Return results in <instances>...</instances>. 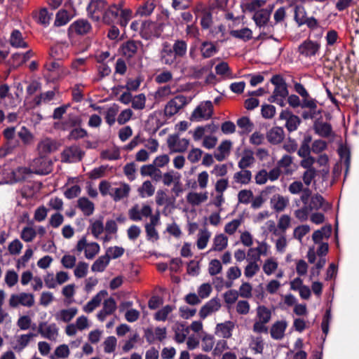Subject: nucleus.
Listing matches in <instances>:
<instances>
[{
	"instance_id": "603ef678",
	"label": "nucleus",
	"mask_w": 359,
	"mask_h": 359,
	"mask_svg": "<svg viewBox=\"0 0 359 359\" xmlns=\"http://www.w3.org/2000/svg\"><path fill=\"white\" fill-rule=\"evenodd\" d=\"M18 302L22 306H32L34 304V295L25 292L20 293L18 295Z\"/></svg>"
},
{
	"instance_id": "1a4fd4ad",
	"label": "nucleus",
	"mask_w": 359,
	"mask_h": 359,
	"mask_svg": "<svg viewBox=\"0 0 359 359\" xmlns=\"http://www.w3.org/2000/svg\"><path fill=\"white\" fill-rule=\"evenodd\" d=\"M21 102V97L17 91H0V104L6 108L16 107Z\"/></svg>"
},
{
	"instance_id": "4c0bfd02",
	"label": "nucleus",
	"mask_w": 359,
	"mask_h": 359,
	"mask_svg": "<svg viewBox=\"0 0 359 359\" xmlns=\"http://www.w3.org/2000/svg\"><path fill=\"white\" fill-rule=\"evenodd\" d=\"M238 126L242 130V133H249L253 128L254 124L247 116H243L237 120Z\"/></svg>"
},
{
	"instance_id": "72a5a7b5",
	"label": "nucleus",
	"mask_w": 359,
	"mask_h": 359,
	"mask_svg": "<svg viewBox=\"0 0 359 359\" xmlns=\"http://www.w3.org/2000/svg\"><path fill=\"white\" fill-rule=\"evenodd\" d=\"M201 52L204 58H208L216 53L217 50L212 43L204 41L201 44Z\"/></svg>"
},
{
	"instance_id": "dca6fc26",
	"label": "nucleus",
	"mask_w": 359,
	"mask_h": 359,
	"mask_svg": "<svg viewBox=\"0 0 359 359\" xmlns=\"http://www.w3.org/2000/svg\"><path fill=\"white\" fill-rule=\"evenodd\" d=\"M287 325V322L285 320L276 321L271 327V337L274 339H281L284 337Z\"/></svg>"
},
{
	"instance_id": "5fc2aeb1",
	"label": "nucleus",
	"mask_w": 359,
	"mask_h": 359,
	"mask_svg": "<svg viewBox=\"0 0 359 359\" xmlns=\"http://www.w3.org/2000/svg\"><path fill=\"white\" fill-rule=\"evenodd\" d=\"M18 136L25 144H29L33 140L32 134L25 126L20 128V130L18 133Z\"/></svg>"
},
{
	"instance_id": "39448f33",
	"label": "nucleus",
	"mask_w": 359,
	"mask_h": 359,
	"mask_svg": "<svg viewBox=\"0 0 359 359\" xmlns=\"http://www.w3.org/2000/svg\"><path fill=\"white\" fill-rule=\"evenodd\" d=\"M107 6V2L105 0H90L87 7L90 18L95 22L100 21Z\"/></svg>"
},
{
	"instance_id": "e433bc0d",
	"label": "nucleus",
	"mask_w": 359,
	"mask_h": 359,
	"mask_svg": "<svg viewBox=\"0 0 359 359\" xmlns=\"http://www.w3.org/2000/svg\"><path fill=\"white\" fill-rule=\"evenodd\" d=\"M55 96V91H46L41 93L40 95L36 96L33 102L35 106H39L41 103H47L52 100Z\"/></svg>"
},
{
	"instance_id": "f3484780",
	"label": "nucleus",
	"mask_w": 359,
	"mask_h": 359,
	"mask_svg": "<svg viewBox=\"0 0 359 359\" xmlns=\"http://www.w3.org/2000/svg\"><path fill=\"white\" fill-rule=\"evenodd\" d=\"M130 191L129 184L123 183L120 187L111 189V194L110 196L113 198L114 201H119L123 198L128 196Z\"/></svg>"
},
{
	"instance_id": "49530a36",
	"label": "nucleus",
	"mask_w": 359,
	"mask_h": 359,
	"mask_svg": "<svg viewBox=\"0 0 359 359\" xmlns=\"http://www.w3.org/2000/svg\"><path fill=\"white\" fill-rule=\"evenodd\" d=\"M230 34L233 37L243 39L244 41L249 40L252 38V31L248 28H243L239 30H231Z\"/></svg>"
},
{
	"instance_id": "4be33fe9",
	"label": "nucleus",
	"mask_w": 359,
	"mask_h": 359,
	"mask_svg": "<svg viewBox=\"0 0 359 359\" xmlns=\"http://www.w3.org/2000/svg\"><path fill=\"white\" fill-rule=\"evenodd\" d=\"M62 61L60 60H55L46 62L45 67L50 72L48 76V79L54 80L56 76H58L62 72L60 67H62Z\"/></svg>"
},
{
	"instance_id": "473e14b6",
	"label": "nucleus",
	"mask_w": 359,
	"mask_h": 359,
	"mask_svg": "<svg viewBox=\"0 0 359 359\" xmlns=\"http://www.w3.org/2000/svg\"><path fill=\"white\" fill-rule=\"evenodd\" d=\"M172 50L175 57H184L187 50V43L183 40H177L172 46Z\"/></svg>"
},
{
	"instance_id": "bf43d9fd",
	"label": "nucleus",
	"mask_w": 359,
	"mask_h": 359,
	"mask_svg": "<svg viewBox=\"0 0 359 359\" xmlns=\"http://www.w3.org/2000/svg\"><path fill=\"white\" fill-rule=\"evenodd\" d=\"M88 135L87 131L81 128H76L72 129L69 135L68 139L69 140H76L81 138H83L84 137Z\"/></svg>"
},
{
	"instance_id": "f8f14e48",
	"label": "nucleus",
	"mask_w": 359,
	"mask_h": 359,
	"mask_svg": "<svg viewBox=\"0 0 359 359\" xmlns=\"http://www.w3.org/2000/svg\"><path fill=\"white\" fill-rule=\"evenodd\" d=\"M307 207L310 211L322 209L325 212L329 210L332 208L331 205L326 202L324 198L319 194H316L311 196L310 203Z\"/></svg>"
},
{
	"instance_id": "b1692460",
	"label": "nucleus",
	"mask_w": 359,
	"mask_h": 359,
	"mask_svg": "<svg viewBox=\"0 0 359 359\" xmlns=\"http://www.w3.org/2000/svg\"><path fill=\"white\" fill-rule=\"evenodd\" d=\"M78 208L83 212L85 216L93 215L95 205L88 198L82 197L78 200Z\"/></svg>"
},
{
	"instance_id": "c9c22d12",
	"label": "nucleus",
	"mask_w": 359,
	"mask_h": 359,
	"mask_svg": "<svg viewBox=\"0 0 359 359\" xmlns=\"http://www.w3.org/2000/svg\"><path fill=\"white\" fill-rule=\"evenodd\" d=\"M294 18L298 26L304 25V21L306 18V12L304 7L302 5L294 6Z\"/></svg>"
},
{
	"instance_id": "e2e57ef3",
	"label": "nucleus",
	"mask_w": 359,
	"mask_h": 359,
	"mask_svg": "<svg viewBox=\"0 0 359 359\" xmlns=\"http://www.w3.org/2000/svg\"><path fill=\"white\" fill-rule=\"evenodd\" d=\"M116 338L114 336L108 337L105 341H104V352L105 353H112L114 351L116 346Z\"/></svg>"
},
{
	"instance_id": "20e7f679",
	"label": "nucleus",
	"mask_w": 359,
	"mask_h": 359,
	"mask_svg": "<svg viewBox=\"0 0 359 359\" xmlns=\"http://www.w3.org/2000/svg\"><path fill=\"white\" fill-rule=\"evenodd\" d=\"M92 29V26L87 20L79 19L70 25L67 29L69 39L74 36H83L88 34Z\"/></svg>"
},
{
	"instance_id": "4d7b16f0",
	"label": "nucleus",
	"mask_w": 359,
	"mask_h": 359,
	"mask_svg": "<svg viewBox=\"0 0 359 359\" xmlns=\"http://www.w3.org/2000/svg\"><path fill=\"white\" fill-rule=\"evenodd\" d=\"M146 97L144 94L141 93L133 97L132 107L135 109H143L145 107Z\"/></svg>"
},
{
	"instance_id": "774afa93",
	"label": "nucleus",
	"mask_w": 359,
	"mask_h": 359,
	"mask_svg": "<svg viewBox=\"0 0 359 359\" xmlns=\"http://www.w3.org/2000/svg\"><path fill=\"white\" fill-rule=\"evenodd\" d=\"M20 193L23 198L31 199L34 197L35 194L34 188L31 185H24L21 188Z\"/></svg>"
},
{
	"instance_id": "a18cd8bd",
	"label": "nucleus",
	"mask_w": 359,
	"mask_h": 359,
	"mask_svg": "<svg viewBox=\"0 0 359 359\" xmlns=\"http://www.w3.org/2000/svg\"><path fill=\"white\" fill-rule=\"evenodd\" d=\"M207 199L205 194L190 192L187 196V201L193 205H198Z\"/></svg>"
},
{
	"instance_id": "f03ea898",
	"label": "nucleus",
	"mask_w": 359,
	"mask_h": 359,
	"mask_svg": "<svg viewBox=\"0 0 359 359\" xmlns=\"http://www.w3.org/2000/svg\"><path fill=\"white\" fill-rule=\"evenodd\" d=\"M320 47L319 42L306 39L298 46L297 52L299 56L311 59L319 54Z\"/></svg>"
},
{
	"instance_id": "9d476101",
	"label": "nucleus",
	"mask_w": 359,
	"mask_h": 359,
	"mask_svg": "<svg viewBox=\"0 0 359 359\" xmlns=\"http://www.w3.org/2000/svg\"><path fill=\"white\" fill-rule=\"evenodd\" d=\"M33 173L37 175H46L51 172L52 163L43 157H39L33 161Z\"/></svg>"
},
{
	"instance_id": "6e6d98bb",
	"label": "nucleus",
	"mask_w": 359,
	"mask_h": 359,
	"mask_svg": "<svg viewBox=\"0 0 359 359\" xmlns=\"http://www.w3.org/2000/svg\"><path fill=\"white\" fill-rule=\"evenodd\" d=\"M155 7L154 0H149L138 9L137 12L141 15H149L153 12Z\"/></svg>"
},
{
	"instance_id": "0eeeda50",
	"label": "nucleus",
	"mask_w": 359,
	"mask_h": 359,
	"mask_svg": "<svg viewBox=\"0 0 359 359\" xmlns=\"http://www.w3.org/2000/svg\"><path fill=\"white\" fill-rule=\"evenodd\" d=\"M161 34L160 25L150 20L143 21L141 23L140 36L144 39H150L151 37H159Z\"/></svg>"
},
{
	"instance_id": "412c9836",
	"label": "nucleus",
	"mask_w": 359,
	"mask_h": 359,
	"mask_svg": "<svg viewBox=\"0 0 359 359\" xmlns=\"http://www.w3.org/2000/svg\"><path fill=\"white\" fill-rule=\"evenodd\" d=\"M271 15V11L266 9H261L255 13L253 20L259 27L267 25Z\"/></svg>"
},
{
	"instance_id": "9b49d317",
	"label": "nucleus",
	"mask_w": 359,
	"mask_h": 359,
	"mask_svg": "<svg viewBox=\"0 0 359 359\" xmlns=\"http://www.w3.org/2000/svg\"><path fill=\"white\" fill-rule=\"evenodd\" d=\"M46 325V322H41L39 324L38 332L46 339L55 340L58 334V327L55 323H51L48 326Z\"/></svg>"
},
{
	"instance_id": "423d86ee",
	"label": "nucleus",
	"mask_w": 359,
	"mask_h": 359,
	"mask_svg": "<svg viewBox=\"0 0 359 359\" xmlns=\"http://www.w3.org/2000/svg\"><path fill=\"white\" fill-rule=\"evenodd\" d=\"M85 152L77 145H72L63 150L61 154L62 161L65 163H76L82 160Z\"/></svg>"
},
{
	"instance_id": "338daca9",
	"label": "nucleus",
	"mask_w": 359,
	"mask_h": 359,
	"mask_svg": "<svg viewBox=\"0 0 359 359\" xmlns=\"http://www.w3.org/2000/svg\"><path fill=\"white\" fill-rule=\"evenodd\" d=\"M22 247V243L16 238L8 245V250L11 255H18L21 252Z\"/></svg>"
},
{
	"instance_id": "4468645a",
	"label": "nucleus",
	"mask_w": 359,
	"mask_h": 359,
	"mask_svg": "<svg viewBox=\"0 0 359 359\" xmlns=\"http://www.w3.org/2000/svg\"><path fill=\"white\" fill-rule=\"evenodd\" d=\"M120 16L118 6L115 4L111 5L105 10L102 16V21L104 24L111 25L116 22Z\"/></svg>"
},
{
	"instance_id": "f257e3e1",
	"label": "nucleus",
	"mask_w": 359,
	"mask_h": 359,
	"mask_svg": "<svg viewBox=\"0 0 359 359\" xmlns=\"http://www.w3.org/2000/svg\"><path fill=\"white\" fill-rule=\"evenodd\" d=\"M222 13L221 16L224 13V0H212L209 5V9H202V18L201 25L203 29H208L210 27L212 20V15Z\"/></svg>"
},
{
	"instance_id": "ddd939ff",
	"label": "nucleus",
	"mask_w": 359,
	"mask_h": 359,
	"mask_svg": "<svg viewBox=\"0 0 359 359\" xmlns=\"http://www.w3.org/2000/svg\"><path fill=\"white\" fill-rule=\"evenodd\" d=\"M279 117L286 121L285 127L290 132L295 130L301 123L300 118L289 110H283Z\"/></svg>"
},
{
	"instance_id": "c03bdc74",
	"label": "nucleus",
	"mask_w": 359,
	"mask_h": 359,
	"mask_svg": "<svg viewBox=\"0 0 359 359\" xmlns=\"http://www.w3.org/2000/svg\"><path fill=\"white\" fill-rule=\"evenodd\" d=\"M36 236V231L31 226H25L20 234V238L27 243L32 242Z\"/></svg>"
},
{
	"instance_id": "37998d69",
	"label": "nucleus",
	"mask_w": 359,
	"mask_h": 359,
	"mask_svg": "<svg viewBox=\"0 0 359 359\" xmlns=\"http://www.w3.org/2000/svg\"><path fill=\"white\" fill-rule=\"evenodd\" d=\"M91 223V233L95 238H98L99 236L104 231V227L102 222V218L93 221L90 219Z\"/></svg>"
},
{
	"instance_id": "09e8293b",
	"label": "nucleus",
	"mask_w": 359,
	"mask_h": 359,
	"mask_svg": "<svg viewBox=\"0 0 359 359\" xmlns=\"http://www.w3.org/2000/svg\"><path fill=\"white\" fill-rule=\"evenodd\" d=\"M100 251V245L95 242L88 243L85 250V257L88 259H92Z\"/></svg>"
},
{
	"instance_id": "a19ab883",
	"label": "nucleus",
	"mask_w": 359,
	"mask_h": 359,
	"mask_svg": "<svg viewBox=\"0 0 359 359\" xmlns=\"http://www.w3.org/2000/svg\"><path fill=\"white\" fill-rule=\"evenodd\" d=\"M77 309L76 308H70L69 309H62L60 311V318L56 316V319H60L63 322L68 323L76 315Z\"/></svg>"
},
{
	"instance_id": "0e129e2a",
	"label": "nucleus",
	"mask_w": 359,
	"mask_h": 359,
	"mask_svg": "<svg viewBox=\"0 0 359 359\" xmlns=\"http://www.w3.org/2000/svg\"><path fill=\"white\" fill-rule=\"evenodd\" d=\"M125 252L122 247L114 246L109 248L106 251V255H110L111 259H117L121 257Z\"/></svg>"
},
{
	"instance_id": "2f4dec72",
	"label": "nucleus",
	"mask_w": 359,
	"mask_h": 359,
	"mask_svg": "<svg viewBox=\"0 0 359 359\" xmlns=\"http://www.w3.org/2000/svg\"><path fill=\"white\" fill-rule=\"evenodd\" d=\"M137 191L141 198L150 197L154 195L155 188L149 180H147L138 188Z\"/></svg>"
},
{
	"instance_id": "69168bd1",
	"label": "nucleus",
	"mask_w": 359,
	"mask_h": 359,
	"mask_svg": "<svg viewBox=\"0 0 359 359\" xmlns=\"http://www.w3.org/2000/svg\"><path fill=\"white\" fill-rule=\"evenodd\" d=\"M253 197V193L251 190L243 189L238 192V201L241 203L248 204Z\"/></svg>"
},
{
	"instance_id": "3c124183",
	"label": "nucleus",
	"mask_w": 359,
	"mask_h": 359,
	"mask_svg": "<svg viewBox=\"0 0 359 359\" xmlns=\"http://www.w3.org/2000/svg\"><path fill=\"white\" fill-rule=\"evenodd\" d=\"M252 174L250 170L243 169L235 174L234 178L242 184H248L251 180Z\"/></svg>"
},
{
	"instance_id": "6e6552de",
	"label": "nucleus",
	"mask_w": 359,
	"mask_h": 359,
	"mask_svg": "<svg viewBox=\"0 0 359 359\" xmlns=\"http://www.w3.org/2000/svg\"><path fill=\"white\" fill-rule=\"evenodd\" d=\"M212 104L210 101H206L199 104L193 111L191 119L198 121L201 118L208 119L212 114Z\"/></svg>"
},
{
	"instance_id": "393cba45",
	"label": "nucleus",
	"mask_w": 359,
	"mask_h": 359,
	"mask_svg": "<svg viewBox=\"0 0 359 359\" xmlns=\"http://www.w3.org/2000/svg\"><path fill=\"white\" fill-rule=\"evenodd\" d=\"M332 233V226L330 224L323 226L320 229L316 230L312 235V239L315 243H320L323 238H329Z\"/></svg>"
},
{
	"instance_id": "2eb2a0df",
	"label": "nucleus",
	"mask_w": 359,
	"mask_h": 359,
	"mask_svg": "<svg viewBox=\"0 0 359 359\" xmlns=\"http://www.w3.org/2000/svg\"><path fill=\"white\" fill-rule=\"evenodd\" d=\"M271 82L275 86V90H287V88H292L288 76L283 77L280 74H276L271 79Z\"/></svg>"
},
{
	"instance_id": "c85d7f7f",
	"label": "nucleus",
	"mask_w": 359,
	"mask_h": 359,
	"mask_svg": "<svg viewBox=\"0 0 359 359\" xmlns=\"http://www.w3.org/2000/svg\"><path fill=\"white\" fill-rule=\"evenodd\" d=\"M123 55L130 59L133 57L137 51V42L133 40H129L121 46Z\"/></svg>"
},
{
	"instance_id": "8fccbe9b",
	"label": "nucleus",
	"mask_w": 359,
	"mask_h": 359,
	"mask_svg": "<svg viewBox=\"0 0 359 359\" xmlns=\"http://www.w3.org/2000/svg\"><path fill=\"white\" fill-rule=\"evenodd\" d=\"M172 309L173 308L170 305L165 306L155 313L154 319L158 321H165Z\"/></svg>"
},
{
	"instance_id": "6ab92c4d",
	"label": "nucleus",
	"mask_w": 359,
	"mask_h": 359,
	"mask_svg": "<svg viewBox=\"0 0 359 359\" xmlns=\"http://www.w3.org/2000/svg\"><path fill=\"white\" fill-rule=\"evenodd\" d=\"M9 42L10 44L14 48H25L28 47V43L24 41L22 33L18 29H14L12 31Z\"/></svg>"
},
{
	"instance_id": "5701e85b",
	"label": "nucleus",
	"mask_w": 359,
	"mask_h": 359,
	"mask_svg": "<svg viewBox=\"0 0 359 359\" xmlns=\"http://www.w3.org/2000/svg\"><path fill=\"white\" fill-rule=\"evenodd\" d=\"M38 148L40 153L47 154L57 150V145L55 140L50 138H46L39 142Z\"/></svg>"
},
{
	"instance_id": "7c9ffc66",
	"label": "nucleus",
	"mask_w": 359,
	"mask_h": 359,
	"mask_svg": "<svg viewBox=\"0 0 359 359\" xmlns=\"http://www.w3.org/2000/svg\"><path fill=\"white\" fill-rule=\"evenodd\" d=\"M32 173H33L32 170L27 167H18L12 172L13 180L16 182L25 180L27 176Z\"/></svg>"
},
{
	"instance_id": "ea45409f",
	"label": "nucleus",
	"mask_w": 359,
	"mask_h": 359,
	"mask_svg": "<svg viewBox=\"0 0 359 359\" xmlns=\"http://www.w3.org/2000/svg\"><path fill=\"white\" fill-rule=\"evenodd\" d=\"M71 18L66 10H60L55 17L54 25L57 27L63 26L67 24Z\"/></svg>"
},
{
	"instance_id": "680f3d73",
	"label": "nucleus",
	"mask_w": 359,
	"mask_h": 359,
	"mask_svg": "<svg viewBox=\"0 0 359 359\" xmlns=\"http://www.w3.org/2000/svg\"><path fill=\"white\" fill-rule=\"evenodd\" d=\"M215 188L219 195L217 196L215 204L216 206L219 207L222 202V192L224 191V178H222L217 181Z\"/></svg>"
},
{
	"instance_id": "052dcab7",
	"label": "nucleus",
	"mask_w": 359,
	"mask_h": 359,
	"mask_svg": "<svg viewBox=\"0 0 359 359\" xmlns=\"http://www.w3.org/2000/svg\"><path fill=\"white\" fill-rule=\"evenodd\" d=\"M88 264L84 262H80L74 269V276L81 278L86 276L88 273Z\"/></svg>"
},
{
	"instance_id": "7ed1b4c3",
	"label": "nucleus",
	"mask_w": 359,
	"mask_h": 359,
	"mask_svg": "<svg viewBox=\"0 0 359 359\" xmlns=\"http://www.w3.org/2000/svg\"><path fill=\"white\" fill-rule=\"evenodd\" d=\"M191 99L184 95H177L170 100L165 107L164 115L167 117H171L176 114L180 109L183 108L190 102Z\"/></svg>"
},
{
	"instance_id": "aec40b11",
	"label": "nucleus",
	"mask_w": 359,
	"mask_h": 359,
	"mask_svg": "<svg viewBox=\"0 0 359 359\" xmlns=\"http://www.w3.org/2000/svg\"><path fill=\"white\" fill-rule=\"evenodd\" d=\"M108 292L107 290H103L99 292L94 296L90 301H89L84 307V311L87 313H90L97 308L101 303L103 297L107 296Z\"/></svg>"
},
{
	"instance_id": "58836bf2",
	"label": "nucleus",
	"mask_w": 359,
	"mask_h": 359,
	"mask_svg": "<svg viewBox=\"0 0 359 359\" xmlns=\"http://www.w3.org/2000/svg\"><path fill=\"white\" fill-rule=\"evenodd\" d=\"M288 96V91H273V95L268 99L270 102H276L281 107L285 105V100Z\"/></svg>"
},
{
	"instance_id": "79ce46f5",
	"label": "nucleus",
	"mask_w": 359,
	"mask_h": 359,
	"mask_svg": "<svg viewBox=\"0 0 359 359\" xmlns=\"http://www.w3.org/2000/svg\"><path fill=\"white\" fill-rule=\"evenodd\" d=\"M118 106L114 104L113 106L109 107L105 112V120L106 122L109 125L112 126L116 121V116L118 111Z\"/></svg>"
},
{
	"instance_id": "a211bd4d",
	"label": "nucleus",
	"mask_w": 359,
	"mask_h": 359,
	"mask_svg": "<svg viewBox=\"0 0 359 359\" xmlns=\"http://www.w3.org/2000/svg\"><path fill=\"white\" fill-rule=\"evenodd\" d=\"M267 140L273 144H277L284 138V131L280 127L272 128L266 134Z\"/></svg>"
},
{
	"instance_id": "c756f323",
	"label": "nucleus",
	"mask_w": 359,
	"mask_h": 359,
	"mask_svg": "<svg viewBox=\"0 0 359 359\" xmlns=\"http://www.w3.org/2000/svg\"><path fill=\"white\" fill-rule=\"evenodd\" d=\"M314 130L321 137H328L331 134L332 127L330 123L316 121L314 123Z\"/></svg>"
},
{
	"instance_id": "bb28decb",
	"label": "nucleus",
	"mask_w": 359,
	"mask_h": 359,
	"mask_svg": "<svg viewBox=\"0 0 359 359\" xmlns=\"http://www.w3.org/2000/svg\"><path fill=\"white\" fill-rule=\"evenodd\" d=\"M255 162L254 152L250 149H245L243 155L238 162V167L243 170L251 166Z\"/></svg>"
},
{
	"instance_id": "f704fd0d",
	"label": "nucleus",
	"mask_w": 359,
	"mask_h": 359,
	"mask_svg": "<svg viewBox=\"0 0 359 359\" xmlns=\"http://www.w3.org/2000/svg\"><path fill=\"white\" fill-rule=\"evenodd\" d=\"M257 317L259 318L258 321L268 323L271 318V312L265 306H259L257 308Z\"/></svg>"
},
{
	"instance_id": "de8ad7c7",
	"label": "nucleus",
	"mask_w": 359,
	"mask_h": 359,
	"mask_svg": "<svg viewBox=\"0 0 359 359\" xmlns=\"http://www.w3.org/2000/svg\"><path fill=\"white\" fill-rule=\"evenodd\" d=\"M132 11L130 9H124L122 10L120 13V16L116 21V23L118 24L121 27L126 28L128 22L131 18Z\"/></svg>"
},
{
	"instance_id": "864d4df0",
	"label": "nucleus",
	"mask_w": 359,
	"mask_h": 359,
	"mask_svg": "<svg viewBox=\"0 0 359 359\" xmlns=\"http://www.w3.org/2000/svg\"><path fill=\"white\" fill-rule=\"evenodd\" d=\"M22 56V54L19 53H15L12 55L11 57L8 61L10 69H16L25 63Z\"/></svg>"
},
{
	"instance_id": "13d9d810",
	"label": "nucleus",
	"mask_w": 359,
	"mask_h": 359,
	"mask_svg": "<svg viewBox=\"0 0 359 359\" xmlns=\"http://www.w3.org/2000/svg\"><path fill=\"white\" fill-rule=\"evenodd\" d=\"M105 313L112 314L116 309V301L113 297L105 299L103 302V308Z\"/></svg>"
},
{
	"instance_id": "cd10ccee",
	"label": "nucleus",
	"mask_w": 359,
	"mask_h": 359,
	"mask_svg": "<svg viewBox=\"0 0 359 359\" xmlns=\"http://www.w3.org/2000/svg\"><path fill=\"white\" fill-rule=\"evenodd\" d=\"M110 262V255H104L97 259L91 266V270L94 272H102L105 270Z\"/></svg>"
},
{
	"instance_id": "a878e982",
	"label": "nucleus",
	"mask_w": 359,
	"mask_h": 359,
	"mask_svg": "<svg viewBox=\"0 0 359 359\" xmlns=\"http://www.w3.org/2000/svg\"><path fill=\"white\" fill-rule=\"evenodd\" d=\"M289 200L280 194L274 195L271 199L272 208L276 212H282L287 205Z\"/></svg>"
}]
</instances>
